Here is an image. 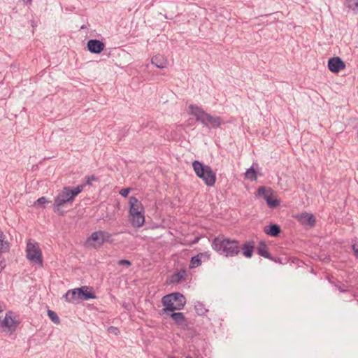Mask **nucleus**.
<instances>
[{"mask_svg":"<svg viewBox=\"0 0 358 358\" xmlns=\"http://www.w3.org/2000/svg\"><path fill=\"white\" fill-rule=\"evenodd\" d=\"M3 312V310L0 308V313Z\"/></svg>","mask_w":358,"mask_h":358,"instance_id":"a19ab883","label":"nucleus"},{"mask_svg":"<svg viewBox=\"0 0 358 358\" xmlns=\"http://www.w3.org/2000/svg\"><path fill=\"white\" fill-rule=\"evenodd\" d=\"M194 308L196 314L201 316L205 315L208 311V310L206 308L205 305L200 301H196L195 303Z\"/></svg>","mask_w":358,"mask_h":358,"instance_id":"a878e982","label":"nucleus"},{"mask_svg":"<svg viewBox=\"0 0 358 358\" xmlns=\"http://www.w3.org/2000/svg\"><path fill=\"white\" fill-rule=\"evenodd\" d=\"M352 248H353V250H355V254L356 257H358V249H355V245H353Z\"/></svg>","mask_w":358,"mask_h":358,"instance_id":"4c0bfd02","label":"nucleus"},{"mask_svg":"<svg viewBox=\"0 0 358 358\" xmlns=\"http://www.w3.org/2000/svg\"><path fill=\"white\" fill-rule=\"evenodd\" d=\"M129 213L134 212L144 213V208L141 201L135 196H131L129 201Z\"/></svg>","mask_w":358,"mask_h":358,"instance_id":"2eb2a0df","label":"nucleus"},{"mask_svg":"<svg viewBox=\"0 0 358 358\" xmlns=\"http://www.w3.org/2000/svg\"><path fill=\"white\" fill-rule=\"evenodd\" d=\"M254 248L255 247H254L253 241H249V242L245 243L241 247V249L243 250V255L247 258L252 257L253 252H254Z\"/></svg>","mask_w":358,"mask_h":358,"instance_id":"412c9836","label":"nucleus"},{"mask_svg":"<svg viewBox=\"0 0 358 358\" xmlns=\"http://www.w3.org/2000/svg\"><path fill=\"white\" fill-rule=\"evenodd\" d=\"M264 232L270 236L278 237L281 233V228L278 224L271 223L264 228Z\"/></svg>","mask_w":358,"mask_h":358,"instance_id":"dca6fc26","label":"nucleus"},{"mask_svg":"<svg viewBox=\"0 0 358 358\" xmlns=\"http://www.w3.org/2000/svg\"><path fill=\"white\" fill-rule=\"evenodd\" d=\"M257 252L259 255H260L264 258H266V259L271 258V255L268 252V246L265 243V242L263 241H261L259 243L258 246L257 248Z\"/></svg>","mask_w":358,"mask_h":358,"instance_id":"a211bd4d","label":"nucleus"},{"mask_svg":"<svg viewBox=\"0 0 358 358\" xmlns=\"http://www.w3.org/2000/svg\"><path fill=\"white\" fill-rule=\"evenodd\" d=\"M90 241L96 242L99 245H102L104 243H112L113 242L112 234L103 230L93 232L87 238V242H90Z\"/></svg>","mask_w":358,"mask_h":358,"instance_id":"1a4fd4ad","label":"nucleus"},{"mask_svg":"<svg viewBox=\"0 0 358 358\" xmlns=\"http://www.w3.org/2000/svg\"><path fill=\"white\" fill-rule=\"evenodd\" d=\"M187 276L185 268H181L169 276L167 282L169 284L177 285L180 282L185 280Z\"/></svg>","mask_w":358,"mask_h":358,"instance_id":"4468645a","label":"nucleus"},{"mask_svg":"<svg viewBox=\"0 0 358 358\" xmlns=\"http://www.w3.org/2000/svg\"><path fill=\"white\" fill-rule=\"evenodd\" d=\"M76 290H78L77 294L78 297H80V301L94 299L96 298L93 290V287H92L85 285L77 288Z\"/></svg>","mask_w":358,"mask_h":358,"instance_id":"9d476101","label":"nucleus"},{"mask_svg":"<svg viewBox=\"0 0 358 358\" xmlns=\"http://www.w3.org/2000/svg\"><path fill=\"white\" fill-rule=\"evenodd\" d=\"M189 109L190 114L194 115L196 120L201 122L204 127H209L210 125L213 128H217L222 124L220 117L212 116L196 105L191 104L189 106Z\"/></svg>","mask_w":358,"mask_h":358,"instance_id":"f03ea898","label":"nucleus"},{"mask_svg":"<svg viewBox=\"0 0 358 358\" xmlns=\"http://www.w3.org/2000/svg\"><path fill=\"white\" fill-rule=\"evenodd\" d=\"M185 358H192L191 356L188 355V356H186Z\"/></svg>","mask_w":358,"mask_h":358,"instance_id":"ea45409f","label":"nucleus"},{"mask_svg":"<svg viewBox=\"0 0 358 358\" xmlns=\"http://www.w3.org/2000/svg\"><path fill=\"white\" fill-rule=\"evenodd\" d=\"M77 288L69 290L64 295V298L69 303L78 304L80 303V297L77 294Z\"/></svg>","mask_w":358,"mask_h":358,"instance_id":"f3484780","label":"nucleus"},{"mask_svg":"<svg viewBox=\"0 0 358 358\" xmlns=\"http://www.w3.org/2000/svg\"><path fill=\"white\" fill-rule=\"evenodd\" d=\"M73 198H71V194L69 193V187H64L62 190L59 192L55 198L53 203V211L59 215H62L64 213L61 211L60 208L67 203H72Z\"/></svg>","mask_w":358,"mask_h":358,"instance_id":"39448f33","label":"nucleus"},{"mask_svg":"<svg viewBox=\"0 0 358 358\" xmlns=\"http://www.w3.org/2000/svg\"><path fill=\"white\" fill-rule=\"evenodd\" d=\"M27 258L35 263L43 264V257L41 250L37 243H31L29 241L27 244Z\"/></svg>","mask_w":358,"mask_h":358,"instance_id":"6e6552de","label":"nucleus"},{"mask_svg":"<svg viewBox=\"0 0 358 358\" xmlns=\"http://www.w3.org/2000/svg\"><path fill=\"white\" fill-rule=\"evenodd\" d=\"M2 252H0V267L3 268L6 266L5 259L1 255Z\"/></svg>","mask_w":358,"mask_h":358,"instance_id":"e433bc0d","label":"nucleus"},{"mask_svg":"<svg viewBox=\"0 0 358 358\" xmlns=\"http://www.w3.org/2000/svg\"><path fill=\"white\" fill-rule=\"evenodd\" d=\"M49 202H50V201H48L46 199V197L42 196L36 200V201L35 202V205L40 206L41 207L45 208V204L48 203Z\"/></svg>","mask_w":358,"mask_h":358,"instance_id":"c756f323","label":"nucleus"},{"mask_svg":"<svg viewBox=\"0 0 358 358\" xmlns=\"http://www.w3.org/2000/svg\"><path fill=\"white\" fill-rule=\"evenodd\" d=\"M87 48L91 53L99 54L103 50L105 44L98 39H90L87 43Z\"/></svg>","mask_w":358,"mask_h":358,"instance_id":"f8f14e48","label":"nucleus"},{"mask_svg":"<svg viewBox=\"0 0 358 358\" xmlns=\"http://www.w3.org/2000/svg\"><path fill=\"white\" fill-rule=\"evenodd\" d=\"M334 286L341 292H346L348 290L345 288V285L342 284H335Z\"/></svg>","mask_w":358,"mask_h":358,"instance_id":"c9c22d12","label":"nucleus"},{"mask_svg":"<svg viewBox=\"0 0 358 358\" xmlns=\"http://www.w3.org/2000/svg\"><path fill=\"white\" fill-rule=\"evenodd\" d=\"M170 316L177 325H182L186 322V318L181 312L174 313L173 311Z\"/></svg>","mask_w":358,"mask_h":358,"instance_id":"5701e85b","label":"nucleus"},{"mask_svg":"<svg viewBox=\"0 0 358 358\" xmlns=\"http://www.w3.org/2000/svg\"><path fill=\"white\" fill-rule=\"evenodd\" d=\"M47 313L49 318L53 323L55 324H59L60 323V319L55 311L48 309Z\"/></svg>","mask_w":358,"mask_h":358,"instance_id":"c85d7f7f","label":"nucleus"},{"mask_svg":"<svg viewBox=\"0 0 358 358\" xmlns=\"http://www.w3.org/2000/svg\"><path fill=\"white\" fill-rule=\"evenodd\" d=\"M117 264L120 266H126L128 267L131 265V262L127 259H121L118 261Z\"/></svg>","mask_w":358,"mask_h":358,"instance_id":"72a5a7b5","label":"nucleus"},{"mask_svg":"<svg viewBox=\"0 0 358 358\" xmlns=\"http://www.w3.org/2000/svg\"><path fill=\"white\" fill-rule=\"evenodd\" d=\"M256 196L262 197L271 208H275L280 205V201L274 198L273 190L271 187H259L256 192Z\"/></svg>","mask_w":358,"mask_h":358,"instance_id":"423d86ee","label":"nucleus"},{"mask_svg":"<svg viewBox=\"0 0 358 358\" xmlns=\"http://www.w3.org/2000/svg\"><path fill=\"white\" fill-rule=\"evenodd\" d=\"M25 4H31V0H22Z\"/></svg>","mask_w":358,"mask_h":358,"instance_id":"58836bf2","label":"nucleus"},{"mask_svg":"<svg viewBox=\"0 0 358 358\" xmlns=\"http://www.w3.org/2000/svg\"><path fill=\"white\" fill-rule=\"evenodd\" d=\"M344 5L355 14H358V0H345Z\"/></svg>","mask_w":358,"mask_h":358,"instance_id":"b1692460","label":"nucleus"},{"mask_svg":"<svg viewBox=\"0 0 358 358\" xmlns=\"http://www.w3.org/2000/svg\"><path fill=\"white\" fill-rule=\"evenodd\" d=\"M245 178L250 180V181H256L257 180V172L253 168V166H251L250 168L247 169L246 172L245 173Z\"/></svg>","mask_w":358,"mask_h":358,"instance_id":"393cba45","label":"nucleus"},{"mask_svg":"<svg viewBox=\"0 0 358 358\" xmlns=\"http://www.w3.org/2000/svg\"><path fill=\"white\" fill-rule=\"evenodd\" d=\"M192 167L196 176L202 179L207 186L211 187L215 185L216 174L210 166L195 160L192 162Z\"/></svg>","mask_w":358,"mask_h":358,"instance_id":"20e7f679","label":"nucleus"},{"mask_svg":"<svg viewBox=\"0 0 358 358\" xmlns=\"http://www.w3.org/2000/svg\"><path fill=\"white\" fill-rule=\"evenodd\" d=\"M130 188H124L120 191V194L123 197H127L129 193L130 192Z\"/></svg>","mask_w":358,"mask_h":358,"instance_id":"f704fd0d","label":"nucleus"},{"mask_svg":"<svg viewBox=\"0 0 358 358\" xmlns=\"http://www.w3.org/2000/svg\"><path fill=\"white\" fill-rule=\"evenodd\" d=\"M328 68L333 73H338L345 68V64L339 57H334L329 59Z\"/></svg>","mask_w":358,"mask_h":358,"instance_id":"9b49d317","label":"nucleus"},{"mask_svg":"<svg viewBox=\"0 0 358 358\" xmlns=\"http://www.w3.org/2000/svg\"><path fill=\"white\" fill-rule=\"evenodd\" d=\"M162 303L164 307V313L173 312L183 309L186 304L185 296L180 292H173L164 296L162 299Z\"/></svg>","mask_w":358,"mask_h":358,"instance_id":"7ed1b4c3","label":"nucleus"},{"mask_svg":"<svg viewBox=\"0 0 358 358\" xmlns=\"http://www.w3.org/2000/svg\"><path fill=\"white\" fill-rule=\"evenodd\" d=\"M19 324L20 321L15 319L14 313L8 311L6 313L3 320L1 321L0 327L2 328L3 331L11 335L16 331Z\"/></svg>","mask_w":358,"mask_h":358,"instance_id":"0eeeda50","label":"nucleus"},{"mask_svg":"<svg viewBox=\"0 0 358 358\" xmlns=\"http://www.w3.org/2000/svg\"><path fill=\"white\" fill-rule=\"evenodd\" d=\"M85 182L83 183V185H85V187L86 185H92V181H97L99 179L97 177H96L94 175H92V176H87L85 177Z\"/></svg>","mask_w":358,"mask_h":358,"instance_id":"7c9ffc66","label":"nucleus"},{"mask_svg":"<svg viewBox=\"0 0 358 358\" xmlns=\"http://www.w3.org/2000/svg\"><path fill=\"white\" fill-rule=\"evenodd\" d=\"M212 248L220 255L234 257L241 252L240 242L235 239L227 238L224 235L215 237L211 243Z\"/></svg>","mask_w":358,"mask_h":358,"instance_id":"f257e3e1","label":"nucleus"},{"mask_svg":"<svg viewBox=\"0 0 358 358\" xmlns=\"http://www.w3.org/2000/svg\"><path fill=\"white\" fill-rule=\"evenodd\" d=\"M268 259L278 264H284L287 262L286 258H281L278 257H273L271 255V258H268Z\"/></svg>","mask_w":358,"mask_h":358,"instance_id":"2f4dec72","label":"nucleus"},{"mask_svg":"<svg viewBox=\"0 0 358 358\" xmlns=\"http://www.w3.org/2000/svg\"><path fill=\"white\" fill-rule=\"evenodd\" d=\"M301 222L303 224H308L310 227H313L315 224V217L313 214L303 213L301 215Z\"/></svg>","mask_w":358,"mask_h":358,"instance_id":"4be33fe9","label":"nucleus"},{"mask_svg":"<svg viewBox=\"0 0 358 358\" xmlns=\"http://www.w3.org/2000/svg\"><path fill=\"white\" fill-rule=\"evenodd\" d=\"M199 257L201 258L202 261H208L210 257V253L209 252H200Z\"/></svg>","mask_w":358,"mask_h":358,"instance_id":"473e14b6","label":"nucleus"},{"mask_svg":"<svg viewBox=\"0 0 358 358\" xmlns=\"http://www.w3.org/2000/svg\"><path fill=\"white\" fill-rule=\"evenodd\" d=\"M129 214V220L134 227L139 228L145 223L144 213L134 212Z\"/></svg>","mask_w":358,"mask_h":358,"instance_id":"ddd939ff","label":"nucleus"},{"mask_svg":"<svg viewBox=\"0 0 358 358\" xmlns=\"http://www.w3.org/2000/svg\"><path fill=\"white\" fill-rule=\"evenodd\" d=\"M10 244L7 240L6 235L0 229V252H7L9 251Z\"/></svg>","mask_w":358,"mask_h":358,"instance_id":"6ab92c4d","label":"nucleus"},{"mask_svg":"<svg viewBox=\"0 0 358 358\" xmlns=\"http://www.w3.org/2000/svg\"><path fill=\"white\" fill-rule=\"evenodd\" d=\"M202 259L199 257V254L194 256L190 259L189 268H194L199 266L201 264Z\"/></svg>","mask_w":358,"mask_h":358,"instance_id":"bb28decb","label":"nucleus"},{"mask_svg":"<svg viewBox=\"0 0 358 358\" xmlns=\"http://www.w3.org/2000/svg\"><path fill=\"white\" fill-rule=\"evenodd\" d=\"M173 358H174V357H173Z\"/></svg>","mask_w":358,"mask_h":358,"instance_id":"79ce46f5","label":"nucleus"},{"mask_svg":"<svg viewBox=\"0 0 358 358\" xmlns=\"http://www.w3.org/2000/svg\"><path fill=\"white\" fill-rule=\"evenodd\" d=\"M85 185L80 184L72 189L69 187V193L71 194V198L73 197V199L75 197L79 194L84 189Z\"/></svg>","mask_w":358,"mask_h":358,"instance_id":"cd10ccee","label":"nucleus"},{"mask_svg":"<svg viewBox=\"0 0 358 358\" xmlns=\"http://www.w3.org/2000/svg\"><path fill=\"white\" fill-rule=\"evenodd\" d=\"M151 62L153 65L159 69H163L166 67L167 64L166 59L162 55H159L154 56L151 59Z\"/></svg>","mask_w":358,"mask_h":358,"instance_id":"aec40b11","label":"nucleus"}]
</instances>
